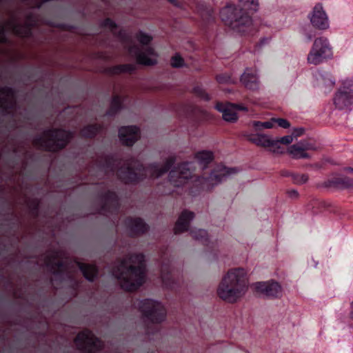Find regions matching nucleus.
Instances as JSON below:
<instances>
[{
	"instance_id": "61",
	"label": "nucleus",
	"mask_w": 353,
	"mask_h": 353,
	"mask_svg": "<svg viewBox=\"0 0 353 353\" xmlns=\"http://www.w3.org/2000/svg\"><path fill=\"white\" fill-rule=\"evenodd\" d=\"M205 188V184H203V187H202V189H204Z\"/></svg>"
},
{
	"instance_id": "16",
	"label": "nucleus",
	"mask_w": 353,
	"mask_h": 353,
	"mask_svg": "<svg viewBox=\"0 0 353 353\" xmlns=\"http://www.w3.org/2000/svg\"><path fill=\"white\" fill-rule=\"evenodd\" d=\"M119 137L123 145L132 146L140 138V130L134 125L122 126L119 129Z\"/></svg>"
},
{
	"instance_id": "17",
	"label": "nucleus",
	"mask_w": 353,
	"mask_h": 353,
	"mask_svg": "<svg viewBox=\"0 0 353 353\" xmlns=\"http://www.w3.org/2000/svg\"><path fill=\"white\" fill-rule=\"evenodd\" d=\"M255 290L257 292L269 298H276L281 295V287L275 281L256 283Z\"/></svg>"
},
{
	"instance_id": "42",
	"label": "nucleus",
	"mask_w": 353,
	"mask_h": 353,
	"mask_svg": "<svg viewBox=\"0 0 353 353\" xmlns=\"http://www.w3.org/2000/svg\"><path fill=\"white\" fill-rule=\"evenodd\" d=\"M170 64L174 68H181L184 65V59L179 54H176L171 58Z\"/></svg>"
},
{
	"instance_id": "29",
	"label": "nucleus",
	"mask_w": 353,
	"mask_h": 353,
	"mask_svg": "<svg viewBox=\"0 0 353 353\" xmlns=\"http://www.w3.org/2000/svg\"><path fill=\"white\" fill-rule=\"evenodd\" d=\"M102 129L103 125L101 124H88L81 129L80 135L83 138L92 139L102 130Z\"/></svg>"
},
{
	"instance_id": "45",
	"label": "nucleus",
	"mask_w": 353,
	"mask_h": 353,
	"mask_svg": "<svg viewBox=\"0 0 353 353\" xmlns=\"http://www.w3.org/2000/svg\"><path fill=\"white\" fill-rule=\"evenodd\" d=\"M101 27L108 28L112 32H113L117 29L118 26L112 19L106 18L101 23Z\"/></svg>"
},
{
	"instance_id": "7",
	"label": "nucleus",
	"mask_w": 353,
	"mask_h": 353,
	"mask_svg": "<svg viewBox=\"0 0 353 353\" xmlns=\"http://www.w3.org/2000/svg\"><path fill=\"white\" fill-rule=\"evenodd\" d=\"M161 278L163 287L179 297L183 283L168 261L163 262L161 267Z\"/></svg>"
},
{
	"instance_id": "14",
	"label": "nucleus",
	"mask_w": 353,
	"mask_h": 353,
	"mask_svg": "<svg viewBox=\"0 0 353 353\" xmlns=\"http://www.w3.org/2000/svg\"><path fill=\"white\" fill-rule=\"evenodd\" d=\"M232 170L233 169H230L223 164L216 165L208 176L203 177L207 189L210 190L214 185L221 182L232 173Z\"/></svg>"
},
{
	"instance_id": "60",
	"label": "nucleus",
	"mask_w": 353,
	"mask_h": 353,
	"mask_svg": "<svg viewBox=\"0 0 353 353\" xmlns=\"http://www.w3.org/2000/svg\"><path fill=\"white\" fill-rule=\"evenodd\" d=\"M350 316V318L353 320V310H351Z\"/></svg>"
},
{
	"instance_id": "8",
	"label": "nucleus",
	"mask_w": 353,
	"mask_h": 353,
	"mask_svg": "<svg viewBox=\"0 0 353 353\" xmlns=\"http://www.w3.org/2000/svg\"><path fill=\"white\" fill-rule=\"evenodd\" d=\"M334 103L339 110L347 108L353 104V79L341 81L340 88L334 94Z\"/></svg>"
},
{
	"instance_id": "25",
	"label": "nucleus",
	"mask_w": 353,
	"mask_h": 353,
	"mask_svg": "<svg viewBox=\"0 0 353 353\" xmlns=\"http://www.w3.org/2000/svg\"><path fill=\"white\" fill-rule=\"evenodd\" d=\"M8 24L16 36L21 38H30L32 34V25L30 23L21 25L14 21H9Z\"/></svg>"
},
{
	"instance_id": "34",
	"label": "nucleus",
	"mask_w": 353,
	"mask_h": 353,
	"mask_svg": "<svg viewBox=\"0 0 353 353\" xmlns=\"http://www.w3.org/2000/svg\"><path fill=\"white\" fill-rule=\"evenodd\" d=\"M136 70V67L133 64L126 63L116 65L107 68V72L112 75L119 74L121 73H132Z\"/></svg>"
},
{
	"instance_id": "10",
	"label": "nucleus",
	"mask_w": 353,
	"mask_h": 353,
	"mask_svg": "<svg viewBox=\"0 0 353 353\" xmlns=\"http://www.w3.org/2000/svg\"><path fill=\"white\" fill-rule=\"evenodd\" d=\"M99 196L102 201L100 209L101 214H118L121 204L119 195L116 192L108 190L104 192H101Z\"/></svg>"
},
{
	"instance_id": "36",
	"label": "nucleus",
	"mask_w": 353,
	"mask_h": 353,
	"mask_svg": "<svg viewBox=\"0 0 353 353\" xmlns=\"http://www.w3.org/2000/svg\"><path fill=\"white\" fill-rule=\"evenodd\" d=\"M144 315L145 316L148 321L152 323H160L165 320V313L164 310H145Z\"/></svg>"
},
{
	"instance_id": "1",
	"label": "nucleus",
	"mask_w": 353,
	"mask_h": 353,
	"mask_svg": "<svg viewBox=\"0 0 353 353\" xmlns=\"http://www.w3.org/2000/svg\"><path fill=\"white\" fill-rule=\"evenodd\" d=\"M112 274L119 281L123 290L130 292L137 291L146 279L145 255L133 253L118 259L112 269Z\"/></svg>"
},
{
	"instance_id": "35",
	"label": "nucleus",
	"mask_w": 353,
	"mask_h": 353,
	"mask_svg": "<svg viewBox=\"0 0 353 353\" xmlns=\"http://www.w3.org/2000/svg\"><path fill=\"white\" fill-rule=\"evenodd\" d=\"M195 158L198 160L203 169H205L214 159V154L211 151L203 150L195 154Z\"/></svg>"
},
{
	"instance_id": "52",
	"label": "nucleus",
	"mask_w": 353,
	"mask_h": 353,
	"mask_svg": "<svg viewBox=\"0 0 353 353\" xmlns=\"http://www.w3.org/2000/svg\"><path fill=\"white\" fill-rule=\"evenodd\" d=\"M179 108L180 109H181V112H178V114L179 115L186 114L189 111V107H188V105H186L185 104L180 103L179 105Z\"/></svg>"
},
{
	"instance_id": "6",
	"label": "nucleus",
	"mask_w": 353,
	"mask_h": 353,
	"mask_svg": "<svg viewBox=\"0 0 353 353\" xmlns=\"http://www.w3.org/2000/svg\"><path fill=\"white\" fill-rule=\"evenodd\" d=\"M332 47L328 39L325 37H319L314 41L307 55V61L311 64L318 65L332 58Z\"/></svg>"
},
{
	"instance_id": "53",
	"label": "nucleus",
	"mask_w": 353,
	"mask_h": 353,
	"mask_svg": "<svg viewBox=\"0 0 353 353\" xmlns=\"http://www.w3.org/2000/svg\"><path fill=\"white\" fill-rule=\"evenodd\" d=\"M305 130L302 128H296L293 130L292 136L294 137H298L303 134Z\"/></svg>"
},
{
	"instance_id": "57",
	"label": "nucleus",
	"mask_w": 353,
	"mask_h": 353,
	"mask_svg": "<svg viewBox=\"0 0 353 353\" xmlns=\"http://www.w3.org/2000/svg\"><path fill=\"white\" fill-rule=\"evenodd\" d=\"M292 174H294L293 172H291L288 170H283L281 171V175L283 176H290L292 178Z\"/></svg>"
},
{
	"instance_id": "50",
	"label": "nucleus",
	"mask_w": 353,
	"mask_h": 353,
	"mask_svg": "<svg viewBox=\"0 0 353 353\" xmlns=\"http://www.w3.org/2000/svg\"><path fill=\"white\" fill-rule=\"evenodd\" d=\"M17 217L16 214L12 211L10 213L7 214V216L4 219L6 221L10 222V224L14 225L13 220Z\"/></svg>"
},
{
	"instance_id": "30",
	"label": "nucleus",
	"mask_w": 353,
	"mask_h": 353,
	"mask_svg": "<svg viewBox=\"0 0 353 353\" xmlns=\"http://www.w3.org/2000/svg\"><path fill=\"white\" fill-rule=\"evenodd\" d=\"M123 108V99L121 96L119 94L113 95L110 105L105 112V116L113 117H114Z\"/></svg>"
},
{
	"instance_id": "11",
	"label": "nucleus",
	"mask_w": 353,
	"mask_h": 353,
	"mask_svg": "<svg viewBox=\"0 0 353 353\" xmlns=\"http://www.w3.org/2000/svg\"><path fill=\"white\" fill-rule=\"evenodd\" d=\"M74 343L79 350L85 353L94 352L101 347V342L88 330L79 333Z\"/></svg>"
},
{
	"instance_id": "33",
	"label": "nucleus",
	"mask_w": 353,
	"mask_h": 353,
	"mask_svg": "<svg viewBox=\"0 0 353 353\" xmlns=\"http://www.w3.org/2000/svg\"><path fill=\"white\" fill-rule=\"evenodd\" d=\"M117 159L113 154H106L97 159V163L103 170L114 171Z\"/></svg>"
},
{
	"instance_id": "31",
	"label": "nucleus",
	"mask_w": 353,
	"mask_h": 353,
	"mask_svg": "<svg viewBox=\"0 0 353 353\" xmlns=\"http://www.w3.org/2000/svg\"><path fill=\"white\" fill-rule=\"evenodd\" d=\"M58 254L57 252L45 256L44 263L48 268L67 269L68 266L63 261H57Z\"/></svg>"
},
{
	"instance_id": "9",
	"label": "nucleus",
	"mask_w": 353,
	"mask_h": 353,
	"mask_svg": "<svg viewBox=\"0 0 353 353\" xmlns=\"http://www.w3.org/2000/svg\"><path fill=\"white\" fill-rule=\"evenodd\" d=\"M194 168L193 162H183L174 166L169 173V181L175 187H180L187 183L192 176Z\"/></svg>"
},
{
	"instance_id": "2",
	"label": "nucleus",
	"mask_w": 353,
	"mask_h": 353,
	"mask_svg": "<svg viewBox=\"0 0 353 353\" xmlns=\"http://www.w3.org/2000/svg\"><path fill=\"white\" fill-rule=\"evenodd\" d=\"M176 157H169L163 166L157 162L149 163L145 166L139 159L130 157L119 166L117 171L118 179L125 185H137L147 178V172L151 177L159 178L167 173L174 165Z\"/></svg>"
},
{
	"instance_id": "5",
	"label": "nucleus",
	"mask_w": 353,
	"mask_h": 353,
	"mask_svg": "<svg viewBox=\"0 0 353 353\" xmlns=\"http://www.w3.org/2000/svg\"><path fill=\"white\" fill-rule=\"evenodd\" d=\"M72 137L73 134L70 130L50 128L45 130L42 135L36 137L32 143L44 151L57 153L68 146Z\"/></svg>"
},
{
	"instance_id": "20",
	"label": "nucleus",
	"mask_w": 353,
	"mask_h": 353,
	"mask_svg": "<svg viewBox=\"0 0 353 353\" xmlns=\"http://www.w3.org/2000/svg\"><path fill=\"white\" fill-rule=\"evenodd\" d=\"M240 80L244 86L250 90H256L259 88V77L254 68H247Z\"/></svg>"
},
{
	"instance_id": "49",
	"label": "nucleus",
	"mask_w": 353,
	"mask_h": 353,
	"mask_svg": "<svg viewBox=\"0 0 353 353\" xmlns=\"http://www.w3.org/2000/svg\"><path fill=\"white\" fill-rule=\"evenodd\" d=\"M55 27L67 31H72L74 28L73 26L66 23H59Z\"/></svg>"
},
{
	"instance_id": "23",
	"label": "nucleus",
	"mask_w": 353,
	"mask_h": 353,
	"mask_svg": "<svg viewBox=\"0 0 353 353\" xmlns=\"http://www.w3.org/2000/svg\"><path fill=\"white\" fill-rule=\"evenodd\" d=\"M323 185L325 188L347 189L353 188V179L347 176H335L324 181Z\"/></svg>"
},
{
	"instance_id": "43",
	"label": "nucleus",
	"mask_w": 353,
	"mask_h": 353,
	"mask_svg": "<svg viewBox=\"0 0 353 353\" xmlns=\"http://www.w3.org/2000/svg\"><path fill=\"white\" fill-rule=\"evenodd\" d=\"M139 309H162L160 306V303L157 301H154L152 299H145L143 302V307Z\"/></svg>"
},
{
	"instance_id": "22",
	"label": "nucleus",
	"mask_w": 353,
	"mask_h": 353,
	"mask_svg": "<svg viewBox=\"0 0 353 353\" xmlns=\"http://www.w3.org/2000/svg\"><path fill=\"white\" fill-rule=\"evenodd\" d=\"M194 218V212L187 210L182 211L175 223L174 228V234H178L188 231L190 222L192 220H193Z\"/></svg>"
},
{
	"instance_id": "41",
	"label": "nucleus",
	"mask_w": 353,
	"mask_h": 353,
	"mask_svg": "<svg viewBox=\"0 0 353 353\" xmlns=\"http://www.w3.org/2000/svg\"><path fill=\"white\" fill-rule=\"evenodd\" d=\"M136 37L137 40L143 45H148L149 44L152 40V37L150 36L149 34L143 32V31L140 30L139 31L137 34Z\"/></svg>"
},
{
	"instance_id": "27",
	"label": "nucleus",
	"mask_w": 353,
	"mask_h": 353,
	"mask_svg": "<svg viewBox=\"0 0 353 353\" xmlns=\"http://www.w3.org/2000/svg\"><path fill=\"white\" fill-rule=\"evenodd\" d=\"M129 52L130 53L134 52L137 57V61L140 65L152 66L157 63V61L154 59L150 58L147 54L141 52L137 46H131L129 48Z\"/></svg>"
},
{
	"instance_id": "18",
	"label": "nucleus",
	"mask_w": 353,
	"mask_h": 353,
	"mask_svg": "<svg viewBox=\"0 0 353 353\" xmlns=\"http://www.w3.org/2000/svg\"><path fill=\"white\" fill-rule=\"evenodd\" d=\"M190 234L193 239L199 241L203 245L206 246L208 252L213 254L214 256H217V250L216 248L218 245V243L217 241H211L206 230L193 228L190 230Z\"/></svg>"
},
{
	"instance_id": "47",
	"label": "nucleus",
	"mask_w": 353,
	"mask_h": 353,
	"mask_svg": "<svg viewBox=\"0 0 353 353\" xmlns=\"http://www.w3.org/2000/svg\"><path fill=\"white\" fill-rule=\"evenodd\" d=\"M6 29L3 26H0V43H6L8 39L6 36Z\"/></svg>"
},
{
	"instance_id": "13",
	"label": "nucleus",
	"mask_w": 353,
	"mask_h": 353,
	"mask_svg": "<svg viewBox=\"0 0 353 353\" xmlns=\"http://www.w3.org/2000/svg\"><path fill=\"white\" fill-rule=\"evenodd\" d=\"M123 225L131 237L140 236L150 230L148 224L141 217L128 216L124 219Z\"/></svg>"
},
{
	"instance_id": "37",
	"label": "nucleus",
	"mask_w": 353,
	"mask_h": 353,
	"mask_svg": "<svg viewBox=\"0 0 353 353\" xmlns=\"http://www.w3.org/2000/svg\"><path fill=\"white\" fill-rule=\"evenodd\" d=\"M40 200L37 198L30 199L27 202L30 214L34 219H37L39 216Z\"/></svg>"
},
{
	"instance_id": "28",
	"label": "nucleus",
	"mask_w": 353,
	"mask_h": 353,
	"mask_svg": "<svg viewBox=\"0 0 353 353\" xmlns=\"http://www.w3.org/2000/svg\"><path fill=\"white\" fill-rule=\"evenodd\" d=\"M248 139L258 146L264 148L276 147L275 141L270 139L265 134H250L248 136Z\"/></svg>"
},
{
	"instance_id": "55",
	"label": "nucleus",
	"mask_w": 353,
	"mask_h": 353,
	"mask_svg": "<svg viewBox=\"0 0 353 353\" xmlns=\"http://www.w3.org/2000/svg\"><path fill=\"white\" fill-rule=\"evenodd\" d=\"M268 38H263L260 40V42L256 44V48H261L263 45L267 43L268 42Z\"/></svg>"
},
{
	"instance_id": "21",
	"label": "nucleus",
	"mask_w": 353,
	"mask_h": 353,
	"mask_svg": "<svg viewBox=\"0 0 353 353\" xmlns=\"http://www.w3.org/2000/svg\"><path fill=\"white\" fill-rule=\"evenodd\" d=\"M48 269L54 276L56 280L59 281V285H61L63 282L65 278H67L70 281V287L74 291L77 292L80 288V281L68 272L67 269H56L54 268Z\"/></svg>"
},
{
	"instance_id": "59",
	"label": "nucleus",
	"mask_w": 353,
	"mask_h": 353,
	"mask_svg": "<svg viewBox=\"0 0 353 353\" xmlns=\"http://www.w3.org/2000/svg\"><path fill=\"white\" fill-rule=\"evenodd\" d=\"M50 283L54 289H57V288L54 286V279L52 278L50 279Z\"/></svg>"
},
{
	"instance_id": "3",
	"label": "nucleus",
	"mask_w": 353,
	"mask_h": 353,
	"mask_svg": "<svg viewBox=\"0 0 353 353\" xmlns=\"http://www.w3.org/2000/svg\"><path fill=\"white\" fill-rule=\"evenodd\" d=\"M259 0H239L237 6L228 4L220 11L222 21L242 34H250L252 21L251 14L258 10Z\"/></svg>"
},
{
	"instance_id": "15",
	"label": "nucleus",
	"mask_w": 353,
	"mask_h": 353,
	"mask_svg": "<svg viewBox=\"0 0 353 353\" xmlns=\"http://www.w3.org/2000/svg\"><path fill=\"white\" fill-rule=\"evenodd\" d=\"M308 18L313 27L319 30H326L329 28V20L326 12L321 3H317L312 11L309 14Z\"/></svg>"
},
{
	"instance_id": "44",
	"label": "nucleus",
	"mask_w": 353,
	"mask_h": 353,
	"mask_svg": "<svg viewBox=\"0 0 353 353\" xmlns=\"http://www.w3.org/2000/svg\"><path fill=\"white\" fill-rule=\"evenodd\" d=\"M253 125L256 130H261L263 129H270L273 127V124L270 121H254Z\"/></svg>"
},
{
	"instance_id": "58",
	"label": "nucleus",
	"mask_w": 353,
	"mask_h": 353,
	"mask_svg": "<svg viewBox=\"0 0 353 353\" xmlns=\"http://www.w3.org/2000/svg\"><path fill=\"white\" fill-rule=\"evenodd\" d=\"M146 52H148V54H151V55H152V54H154V49H153L152 48H151V47H148V48H147V49H146Z\"/></svg>"
},
{
	"instance_id": "56",
	"label": "nucleus",
	"mask_w": 353,
	"mask_h": 353,
	"mask_svg": "<svg viewBox=\"0 0 353 353\" xmlns=\"http://www.w3.org/2000/svg\"><path fill=\"white\" fill-rule=\"evenodd\" d=\"M305 36L307 39V42H309L312 40V39L314 37V34L312 33V32H305Z\"/></svg>"
},
{
	"instance_id": "46",
	"label": "nucleus",
	"mask_w": 353,
	"mask_h": 353,
	"mask_svg": "<svg viewBox=\"0 0 353 353\" xmlns=\"http://www.w3.org/2000/svg\"><path fill=\"white\" fill-rule=\"evenodd\" d=\"M276 142V146L279 143L284 144V145H288L291 143L293 141V136L292 135H286L281 138H280L278 140H274Z\"/></svg>"
},
{
	"instance_id": "4",
	"label": "nucleus",
	"mask_w": 353,
	"mask_h": 353,
	"mask_svg": "<svg viewBox=\"0 0 353 353\" xmlns=\"http://www.w3.org/2000/svg\"><path fill=\"white\" fill-rule=\"evenodd\" d=\"M248 288L246 272L238 268L230 270L217 289L219 296L228 302H235Z\"/></svg>"
},
{
	"instance_id": "38",
	"label": "nucleus",
	"mask_w": 353,
	"mask_h": 353,
	"mask_svg": "<svg viewBox=\"0 0 353 353\" xmlns=\"http://www.w3.org/2000/svg\"><path fill=\"white\" fill-rule=\"evenodd\" d=\"M216 79L219 83L234 84L236 82V79H234L230 74L228 73H223L216 75Z\"/></svg>"
},
{
	"instance_id": "39",
	"label": "nucleus",
	"mask_w": 353,
	"mask_h": 353,
	"mask_svg": "<svg viewBox=\"0 0 353 353\" xmlns=\"http://www.w3.org/2000/svg\"><path fill=\"white\" fill-rule=\"evenodd\" d=\"M192 92L201 99L208 101L210 100V95L205 92V90L201 87V85H196L192 89Z\"/></svg>"
},
{
	"instance_id": "19",
	"label": "nucleus",
	"mask_w": 353,
	"mask_h": 353,
	"mask_svg": "<svg viewBox=\"0 0 353 353\" xmlns=\"http://www.w3.org/2000/svg\"><path fill=\"white\" fill-rule=\"evenodd\" d=\"M315 77L318 86L323 89L324 92H330L336 83V79L332 73L323 69L319 70Z\"/></svg>"
},
{
	"instance_id": "51",
	"label": "nucleus",
	"mask_w": 353,
	"mask_h": 353,
	"mask_svg": "<svg viewBox=\"0 0 353 353\" xmlns=\"http://www.w3.org/2000/svg\"><path fill=\"white\" fill-rule=\"evenodd\" d=\"M230 104V106L234 108V110H242V111H247L248 108L242 105V104H236V103H229Z\"/></svg>"
},
{
	"instance_id": "54",
	"label": "nucleus",
	"mask_w": 353,
	"mask_h": 353,
	"mask_svg": "<svg viewBox=\"0 0 353 353\" xmlns=\"http://www.w3.org/2000/svg\"><path fill=\"white\" fill-rule=\"evenodd\" d=\"M287 194L292 199H297L299 196V192L294 189L288 190Z\"/></svg>"
},
{
	"instance_id": "48",
	"label": "nucleus",
	"mask_w": 353,
	"mask_h": 353,
	"mask_svg": "<svg viewBox=\"0 0 353 353\" xmlns=\"http://www.w3.org/2000/svg\"><path fill=\"white\" fill-rule=\"evenodd\" d=\"M275 121H276L278 125L283 128L287 129L290 126V122L285 119L280 118L276 119Z\"/></svg>"
},
{
	"instance_id": "40",
	"label": "nucleus",
	"mask_w": 353,
	"mask_h": 353,
	"mask_svg": "<svg viewBox=\"0 0 353 353\" xmlns=\"http://www.w3.org/2000/svg\"><path fill=\"white\" fill-rule=\"evenodd\" d=\"M308 175L306 174H297L294 173L292 174V182L296 185H302L308 181Z\"/></svg>"
},
{
	"instance_id": "24",
	"label": "nucleus",
	"mask_w": 353,
	"mask_h": 353,
	"mask_svg": "<svg viewBox=\"0 0 353 353\" xmlns=\"http://www.w3.org/2000/svg\"><path fill=\"white\" fill-rule=\"evenodd\" d=\"M75 263L87 281L94 282L98 278L99 268L96 265L85 263L79 261H76Z\"/></svg>"
},
{
	"instance_id": "32",
	"label": "nucleus",
	"mask_w": 353,
	"mask_h": 353,
	"mask_svg": "<svg viewBox=\"0 0 353 353\" xmlns=\"http://www.w3.org/2000/svg\"><path fill=\"white\" fill-rule=\"evenodd\" d=\"M307 149L308 147L303 145L302 143L294 144L289 148L288 152L294 159H308L310 155L305 152Z\"/></svg>"
},
{
	"instance_id": "12",
	"label": "nucleus",
	"mask_w": 353,
	"mask_h": 353,
	"mask_svg": "<svg viewBox=\"0 0 353 353\" xmlns=\"http://www.w3.org/2000/svg\"><path fill=\"white\" fill-rule=\"evenodd\" d=\"M0 93L5 95L0 100V112L3 115L12 114V111L16 108V90L9 86L0 88Z\"/></svg>"
},
{
	"instance_id": "26",
	"label": "nucleus",
	"mask_w": 353,
	"mask_h": 353,
	"mask_svg": "<svg viewBox=\"0 0 353 353\" xmlns=\"http://www.w3.org/2000/svg\"><path fill=\"white\" fill-rule=\"evenodd\" d=\"M216 109L223 113V118L226 121L234 122L238 119V116L233 108L228 103L227 105L218 102L215 106Z\"/></svg>"
}]
</instances>
